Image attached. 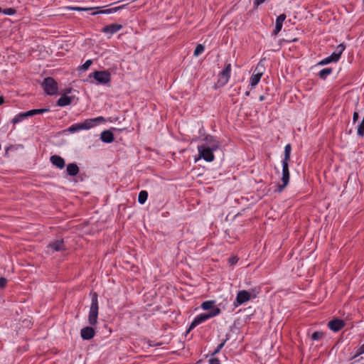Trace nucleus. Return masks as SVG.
I'll use <instances>...</instances> for the list:
<instances>
[{
  "instance_id": "obj_33",
  "label": "nucleus",
  "mask_w": 364,
  "mask_h": 364,
  "mask_svg": "<svg viewBox=\"0 0 364 364\" xmlns=\"http://www.w3.org/2000/svg\"><path fill=\"white\" fill-rule=\"evenodd\" d=\"M330 63H332L331 60H330V58H328V56L327 58H325L324 59H323L322 60H321L318 64L319 65H326V64H328Z\"/></svg>"
},
{
  "instance_id": "obj_12",
  "label": "nucleus",
  "mask_w": 364,
  "mask_h": 364,
  "mask_svg": "<svg viewBox=\"0 0 364 364\" xmlns=\"http://www.w3.org/2000/svg\"><path fill=\"white\" fill-rule=\"evenodd\" d=\"M122 28V26L119 23H111L104 26L102 29V32L111 37L113 34L117 33Z\"/></svg>"
},
{
  "instance_id": "obj_36",
  "label": "nucleus",
  "mask_w": 364,
  "mask_h": 364,
  "mask_svg": "<svg viewBox=\"0 0 364 364\" xmlns=\"http://www.w3.org/2000/svg\"><path fill=\"white\" fill-rule=\"evenodd\" d=\"M209 364H220V362L218 358H211L209 360Z\"/></svg>"
},
{
  "instance_id": "obj_14",
  "label": "nucleus",
  "mask_w": 364,
  "mask_h": 364,
  "mask_svg": "<svg viewBox=\"0 0 364 364\" xmlns=\"http://www.w3.org/2000/svg\"><path fill=\"white\" fill-rule=\"evenodd\" d=\"M345 48H346V47L343 43L339 44L336 47V50L331 55L328 56V58H330V60L332 63L337 62L340 59L341 55L342 53L344 51Z\"/></svg>"
},
{
  "instance_id": "obj_22",
  "label": "nucleus",
  "mask_w": 364,
  "mask_h": 364,
  "mask_svg": "<svg viewBox=\"0 0 364 364\" xmlns=\"http://www.w3.org/2000/svg\"><path fill=\"white\" fill-rule=\"evenodd\" d=\"M71 102H72L71 97H68L66 95H63L58 99V100L57 102V105L59 107H65V106L69 105L71 103Z\"/></svg>"
},
{
  "instance_id": "obj_4",
  "label": "nucleus",
  "mask_w": 364,
  "mask_h": 364,
  "mask_svg": "<svg viewBox=\"0 0 364 364\" xmlns=\"http://www.w3.org/2000/svg\"><path fill=\"white\" fill-rule=\"evenodd\" d=\"M98 299L97 293H93L92 294V300L91 305L90 307L89 314H88V323L91 326H95L97 323V318H98Z\"/></svg>"
},
{
  "instance_id": "obj_41",
  "label": "nucleus",
  "mask_w": 364,
  "mask_h": 364,
  "mask_svg": "<svg viewBox=\"0 0 364 364\" xmlns=\"http://www.w3.org/2000/svg\"><path fill=\"white\" fill-rule=\"evenodd\" d=\"M237 261H238V258H237V257H232L230 259V262L232 264H235Z\"/></svg>"
},
{
  "instance_id": "obj_39",
  "label": "nucleus",
  "mask_w": 364,
  "mask_h": 364,
  "mask_svg": "<svg viewBox=\"0 0 364 364\" xmlns=\"http://www.w3.org/2000/svg\"><path fill=\"white\" fill-rule=\"evenodd\" d=\"M358 113L355 112L353 113V122H355L358 120Z\"/></svg>"
},
{
  "instance_id": "obj_32",
  "label": "nucleus",
  "mask_w": 364,
  "mask_h": 364,
  "mask_svg": "<svg viewBox=\"0 0 364 364\" xmlns=\"http://www.w3.org/2000/svg\"><path fill=\"white\" fill-rule=\"evenodd\" d=\"M3 13L8 16H12L16 13V11L12 8H8L3 11Z\"/></svg>"
},
{
  "instance_id": "obj_13",
  "label": "nucleus",
  "mask_w": 364,
  "mask_h": 364,
  "mask_svg": "<svg viewBox=\"0 0 364 364\" xmlns=\"http://www.w3.org/2000/svg\"><path fill=\"white\" fill-rule=\"evenodd\" d=\"M286 18L287 16L284 14H282L279 16H277L275 21V27L274 31H272L273 36H277L281 31L283 26V23L285 21Z\"/></svg>"
},
{
  "instance_id": "obj_29",
  "label": "nucleus",
  "mask_w": 364,
  "mask_h": 364,
  "mask_svg": "<svg viewBox=\"0 0 364 364\" xmlns=\"http://www.w3.org/2000/svg\"><path fill=\"white\" fill-rule=\"evenodd\" d=\"M357 132L359 136H364V117L363 118L361 122L358 127Z\"/></svg>"
},
{
  "instance_id": "obj_28",
  "label": "nucleus",
  "mask_w": 364,
  "mask_h": 364,
  "mask_svg": "<svg viewBox=\"0 0 364 364\" xmlns=\"http://www.w3.org/2000/svg\"><path fill=\"white\" fill-rule=\"evenodd\" d=\"M204 46L202 44H198L194 50V56L198 57L199 56L203 51H204Z\"/></svg>"
},
{
  "instance_id": "obj_6",
  "label": "nucleus",
  "mask_w": 364,
  "mask_h": 364,
  "mask_svg": "<svg viewBox=\"0 0 364 364\" xmlns=\"http://www.w3.org/2000/svg\"><path fill=\"white\" fill-rule=\"evenodd\" d=\"M49 111H50V109L48 108H44V109H31V110H29L26 112H21V113L16 114L12 119L11 122L14 124H16L17 123L21 122V121H23V119H25L26 118H27L28 117H31V116H33L35 114H43V113L48 112Z\"/></svg>"
},
{
  "instance_id": "obj_46",
  "label": "nucleus",
  "mask_w": 364,
  "mask_h": 364,
  "mask_svg": "<svg viewBox=\"0 0 364 364\" xmlns=\"http://www.w3.org/2000/svg\"><path fill=\"white\" fill-rule=\"evenodd\" d=\"M363 2H364V0H363Z\"/></svg>"
},
{
  "instance_id": "obj_24",
  "label": "nucleus",
  "mask_w": 364,
  "mask_h": 364,
  "mask_svg": "<svg viewBox=\"0 0 364 364\" xmlns=\"http://www.w3.org/2000/svg\"><path fill=\"white\" fill-rule=\"evenodd\" d=\"M100 9V7H88V8L79 7V6H68V7H66V9H68V10L77 11H89V10H93V9Z\"/></svg>"
},
{
  "instance_id": "obj_11",
  "label": "nucleus",
  "mask_w": 364,
  "mask_h": 364,
  "mask_svg": "<svg viewBox=\"0 0 364 364\" xmlns=\"http://www.w3.org/2000/svg\"><path fill=\"white\" fill-rule=\"evenodd\" d=\"M281 181L282 184L278 186V191L279 192L288 185L289 181V164L286 162H282V176Z\"/></svg>"
},
{
  "instance_id": "obj_42",
  "label": "nucleus",
  "mask_w": 364,
  "mask_h": 364,
  "mask_svg": "<svg viewBox=\"0 0 364 364\" xmlns=\"http://www.w3.org/2000/svg\"><path fill=\"white\" fill-rule=\"evenodd\" d=\"M103 11H104L103 14H112L111 9H105V10H103Z\"/></svg>"
},
{
  "instance_id": "obj_15",
  "label": "nucleus",
  "mask_w": 364,
  "mask_h": 364,
  "mask_svg": "<svg viewBox=\"0 0 364 364\" xmlns=\"http://www.w3.org/2000/svg\"><path fill=\"white\" fill-rule=\"evenodd\" d=\"M95 335L94 328L91 326H87L81 329L80 336L84 340H90Z\"/></svg>"
},
{
  "instance_id": "obj_8",
  "label": "nucleus",
  "mask_w": 364,
  "mask_h": 364,
  "mask_svg": "<svg viewBox=\"0 0 364 364\" xmlns=\"http://www.w3.org/2000/svg\"><path fill=\"white\" fill-rule=\"evenodd\" d=\"M106 122L107 119L105 117L100 116L92 119H87L80 123H77V124L80 131L84 129H90L95 127L97 124L105 123Z\"/></svg>"
},
{
  "instance_id": "obj_18",
  "label": "nucleus",
  "mask_w": 364,
  "mask_h": 364,
  "mask_svg": "<svg viewBox=\"0 0 364 364\" xmlns=\"http://www.w3.org/2000/svg\"><path fill=\"white\" fill-rule=\"evenodd\" d=\"M215 302L213 300L205 301L202 303L201 308L203 310H209L208 313H213L215 309L220 310L218 307L215 306Z\"/></svg>"
},
{
  "instance_id": "obj_20",
  "label": "nucleus",
  "mask_w": 364,
  "mask_h": 364,
  "mask_svg": "<svg viewBox=\"0 0 364 364\" xmlns=\"http://www.w3.org/2000/svg\"><path fill=\"white\" fill-rule=\"evenodd\" d=\"M100 139L103 142L111 143L114 141V135L112 132L105 130L101 133Z\"/></svg>"
},
{
  "instance_id": "obj_10",
  "label": "nucleus",
  "mask_w": 364,
  "mask_h": 364,
  "mask_svg": "<svg viewBox=\"0 0 364 364\" xmlns=\"http://www.w3.org/2000/svg\"><path fill=\"white\" fill-rule=\"evenodd\" d=\"M264 73V68L261 63H259L255 69V71L250 79V83L252 87H255L259 82Z\"/></svg>"
},
{
  "instance_id": "obj_27",
  "label": "nucleus",
  "mask_w": 364,
  "mask_h": 364,
  "mask_svg": "<svg viewBox=\"0 0 364 364\" xmlns=\"http://www.w3.org/2000/svg\"><path fill=\"white\" fill-rule=\"evenodd\" d=\"M92 64V60H87L84 64H82V65H80L78 68V70L80 71H85V70H87L90 67V65Z\"/></svg>"
},
{
  "instance_id": "obj_44",
  "label": "nucleus",
  "mask_w": 364,
  "mask_h": 364,
  "mask_svg": "<svg viewBox=\"0 0 364 364\" xmlns=\"http://www.w3.org/2000/svg\"><path fill=\"white\" fill-rule=\"evenodd\" d=\"M4 102V100L3 98V97H0V105H2Z\"/></svg>"
},
{
  "instance_id": "obj_2",
  "label": "nucleus",
  "mask_w": 364,
  "mask_h": 364,
  "mask_svg": "<svg viewBox=\"0 0 364 364\" xmlns=\"http://www.w3.org/2000/svg\"><path fill=\"white\" fill-rule=\"evenodd\" d=\"M259 289L257 287L251 288L249 290H240L237 292L235 301L233 303L235 307L252 300L258 296Z\"/></svg>"
},
{
  "instance_id": "obj_35",
  "label": "nucleus",
  "mask_w": 364,
  "mask_h": 364,
  "mask_svg": "<svg viewBox=\"0 0 364 364\" xmlns=\"http://www.w3.org/2000/svg\"><path fill=\"white\" fill-rule=\"evenodd\" d=\"M7 280L4 277L0 278V287L3 288L6 286Z\"/></svg>"
},
{
  "instance_id": "obj_23",
  "label": "nucleus",
  "mask_w": 364,
  "mask_h": 364,
  "mask_svg": "<svg viewBox=\"0 0 364 364\" xmlns=\"http://www.w3.org/2000/svg\"><path fill=\"white\" fill-rule=\"evenodd\" d=\"M291 150V145L287 144L284 147V157L282 162H286V163L289 164V161L290 159Z\"/></svg>"
},
{
  "instance_id": "obj_21",
  "label": "nucleus",
  "mask_w": 364,
  "mask_h": 364,
  "mask_svg": "<svg viewBox=\"0 0 364 364\" xmlns=\"http://www.w3.org/2000/svg\"><path fill=\"white\" fill-rule=\"evenodd\" d=\"M66 171L69 176H75L78 173L79 168L77 166V164H73V163L69 164L67 166Z\"/></svg>"
},
{
  "instance_id": "obj_30",
  "label": "nucleus",
  "mask_w": 364,
  "mask_h": 364,
  "mask_svg": "<svg viewBox=\"0 0 364 364\" xmlns=\"http://www.w3.org/2000/svg\"><path fill=\"white\" fill-rule=\"evenodd\" d=\"M323 333L321 331H316L314 332L311 338L315 341H318L321 339L323 337Z\"/></svg>"
},
{
  "instance_id": "obj_40",
  "label": "nucleus",
  "mask_w": 364,
  "mask_h": 364,
  "mask_svg": "<svg viewBox=\"0 0 364 364\" xmlns=\"http://www.w3.org/2000/svg\"><path fill=\"white\" fill-rule=\"evenodd\" d=\"M364 353V343L360 347L358 354H363Z\"/></svg>"
},
{
  "instance_id": "obj_5",
  "label": "nucleus",
  "mask_w": 364,
  "mask_h": 364,
  "mask_svg": "<svg viewBox=\"0 0 364 364\" xmlns=\"http://www.w3.org/2000/svg\"><path fill=\"white\" fill-rule=\"evenodd\" d=\"M220 314V310L215 309V311L213 313H203L198 315L195 317L193 321L191 322L188 331H191L193 328L196 327L198 325L205 322V321L215 317Z\"/></svg>"
},
{
  "instance_id": "obj_19",
  "label": "nucleus",
  "mask_w": 364,
  "mask_h": 364,
  "mask_svg": "<svg viewBox=\"0 0 364 364\" xmlns=\"http://www.w3.org/2000/svg\"><path fill=\"white\" fill-rule=\"evenodd\" d=\"M48 251L58 252L64 249V244L63 240H57L50 244L48 246Z\"/></svg>"
},
{
  "instance_id": "obj_16",
  "label": "nucleus",
  "mask_w": 364,
  "mask_h": 364,
  "mask_svg": "<svg viewBox=\"0 0 364 364\" xmlns=\"http://www.w3.org/2000/svg\"><path fill=\"white\" fill-rule=\"evenodd\" d=\"M50 161L52 163V164L57 168L62 169L65 167V160L60 156L58 155H53L51 156L50 158Z\"/></svg>"
},
{
  "instance_id": "obj_25",
  "label": "nucleus",
  "mask_w": 364,
  "mask_h": 364,
  "mask_svg": "<svg viewBox=\"0 0 364 364\" xmlns=\"http://www.w3.org/2000/svg\"><path fill=\"white\" fill-rule=\"evenodd\" d=\"M148 198V193L146 191H141L139 193L138 201L140 204H144Z\"/></svg>"
},
{
  "instance_id": "obj_43",
  "label": "nucleus",
  "mask_w": 364,
  "mask_h": 364,
  "mask_svg": "<svg viewBox=\"0 0 364 364\" xmlns=\"http://www.w3.org/2000/svg\"><path fill=\"white\" fill-rule=\"evenodd\" d=\"M103 12H104L103 10H100V11H98L97 12L92 13V15L95 16V15H97V14H103Z\"/></svg>"
},
{
  "instance_id": "obj_17",
  "label": "nucleus",
  "mask_w": 364,
  "mask_h": 364,
  "mask_svg": "<svg viewBox=\"0 0 364 364\" xmlns=\"http://www.w3.org/2000/svg\"><path fill=\"white\" fill-rule=\"evenodd\" d=\"M344 325V322L341 319H334L328 323L329 328L335 332L340 331Z\"/></svg>"
},
{
  "instance_id": "obj_45",
  "label": "nucleus",
  "mask_w": 364,
  "mask_h": 364,
  "mask_svg": "<svg viewBox=\"0 0 364 364\" xmlns=\"http://www.w3.org/2000/svg\"><path fill=\"white\" fill-rule=\"evenodd\" d=\"M1 12H3V11H2L1 8L0 7V13Z\"/></svg>"
},
{
  "instance_id": "obj_38",
  "label": "nucleus",
  "mask_w": 364,
  "mask_h": 364,
  "mask_svg": "<svg viewBox=\"0 0 364 364\" xmlns=\"http://www.w3.org/2000/svg\"><path fill=\"white\" fill-rule=\"evenodd\" d=\"M225 341H224V342L221 343L218 346L217 349L215 350V353H218V352L222 349V348H223V347L224 346V345H225Z\"/></svg>"
},
{
  "instance_id": "obj_31",
  "label": "nucleus",
  "mask_w": 364,
  "mask_h": 364,
  "mask_svg": "<svg viewBox=\"0 0 364 364\" xmlns=\"http://www.w3.org/2000/svg\"><path fill=\"white\" fill-rule=\"evenodd\" d=\"M68 132H71V133H74V132H78L80 131L79 129V126L77 124H74L73 125H71L68 129Z\"/></svg>"
},
{
  "instance_id": "obj_37",
  "label": "nucleus",
  "mask_w": 364,
  "mask_h": 364,
  "mask_svg": "<svg viewBox=\"0 0 364 364\" xmlns=\"http://www.w3.org/2000/svg\"><path fill=\"white\" fill-rule=\"evenodd\" d=\"M266 0H255L254 1V6L257 7L261 4L264 3Z\"/></svg>"
},
{
  "instance_id": "obj_26",
  "label": "nucleus",
  "mask_w": 364,
  "mask_h": 364,
  "mask_svg": "<svg viewBox=\"0 0 364 364\" xmlns=\"http://www.w3.org/2000/svg\"><path fill=\"white\" fill-rule=\"evenodd\" d=\"M332 73V69L331 68H324V69H322L320 72H319V77L321 78H323V79H325L328 75H329L331 73Z\"/></svg>"
},
{
  "instance_id": "obj_3",
  "label": "nucleus",
  "mask_w": 364,
  "mask_h": 364,
  "mask_svg": "<svg viewBox=\"0 0 364 364\" xmlns=\"http://www.w3.org/2000/svg\"><path fill=\"white\" fill-rule=\"evenodd\" d=\"M111 81V73L107 70L95 71L89 74L87 82L94 84L107 85Z\"/></svg>"
},
{
  "instance_id": "obj_1",
  "label": "nucleus",
  "mask_w": 364,
  "mask_h": 364,
  "mask_svg": "<svg viewBox=\"0 0 364 364\" xmlns=\"http://www.w3.org/2000/svg\"><path fill=\"white\" fill-rule=\"evenodd\" d=\"M220 147L219 141L210 135H206L203 139L202 143L198 146V156L195 159L198 160L203 159L207 162H212L215 159L214 151Z\"/></svg>"
},
{
  "instance_id": "obj_9",
  "label": "nucleus",
  "mask_w": 364,
  "mask_h": 364,
  "mask_svg": "<svg viewBox=\"0 0 364 364\" xmlns=\"http://www.w3.org/2000/svg\"><path fill=\"white\" fill-rule=\"evenodd\" d=\"M231 69L230 63H228L225 65L224 69L219 73L218 79L219 86H224L228 82L230 77Z\"/></svg>"
},
{
  "instance_id": "obj_34",
  "label": "nucleus",
  "mask_w": 364,
  "mask_h": 364,
  "mask_svg": "<svg viewBox=\"0 0 364 364\" xmlns=\"http://www.w3.org/2000/svg\"><path fill=\"white\" fill-rule=\"evenodd\" d=\"M125 7V5H122V6H117V7H114V8H111V11H112V13H115L121 9H123Z\"/></svg>"
},
{
  "instance_id": "obj_7",
  "label": "nucleus",
  "mask_w": 364,
  "mask_h": 364,
  "mask_svg": "<svg viewBox=\"0 0 364 364\" xmlns=\"http://www.w3.org/2000/svg\"><path fill=\"white\" fill-rule=\"evenodd\" d=\"M41 86L44 92L48 95H53L58 92V83L53 77L45 78Z\"/></svg>"
}]
</instances>
